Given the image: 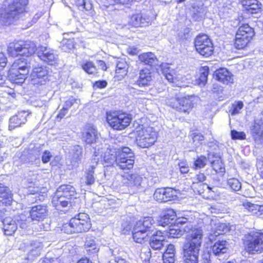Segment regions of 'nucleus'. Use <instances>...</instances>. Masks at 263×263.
<instances>
[{
  "mask_svg": "<svg viewBox=\"0 0 263 263\" xmlns=\"http://www.w3.org/2000/svg\"><path fill=\"white\" fill-rule=\"evenodd\" d=\"M152 80V76L151 70L147 68H144L140 70L138 80L134 82H131L130 84L139 87H145L149 86Z\"/></svg>",
  "mask_w": 263,
  "mask_h": 263,
  "instance_id": "4be33fe9",
  "label": "nucleus"
},
{
  "mask_svg": "<svg viewBox=\"0 0 263 263\" xmlns=\"http://www.w3.org/2000/svg\"><path fill=\"white\" fill-rule=\"evenodd\" d=\"M28 2V0H13L2 11L1 14L2 20L10 24L13 20H17L20 15L25 12Z\"/></svg>",
  "mask_w": 263,
  "mask_h": 263,
  "instance_id": "20e7f679",
  "label": "nucleus"
},
{
  "mask_svg": "<svg viewBox=\"0 0 263 263\" xmlns=\"http://www.w3.org/2000/svg\"><path fill=\"white\" fill-rule=\"evenodd\" d=\"M242 36L243 35L237 32L236 33L234 46L237 49H240L243 48L250 41L248 38Z\"/></svg>",
  "mask_w": 263,
  "mask_h": 263,
  "instance_id": "79ce46f5",
  "label": "nucleus"
},
{
  "mask_svg": "<svg viewBox=\"0 0 263 263\" xmlns=\"http://www.w3.org/2000/svg\"><path fill=\"white\" fill-rule=\"evenodd\" d=\"M208 160H209L208 158H207L204 156L201 155L198 157L194 162L195 168L197 170L204 167L206 165Z\"/></svg>",
  "mask_w": 263,
  "mask_h": 263,
  "instance_id": "603ef678",
  "label": "nucleus"
},
{
  "mask_svg": "<svg viewBox=\"0 0 263 263\" xmlns=\"http://www.w3.org/2000/svg\"><path fill=\"white\" fill-rule=\"evenodd\" d=\"M28 115L29 114L27 111H22L10 117L9 121V129L12 130L24 124L27 121V118Z\"/></svg>",
  "mask_w": 263,
  "mask_h": 263,
  "instance_id": "412c9836",
  "label": "nucleus"
},
{
  "mask_svg": "<svg viewBox=\"0 0 263 263\" xmlns=\"http://www.w3.org/2000/svg\"><path fill=\"white\" fill-rule=\"evenodd\" d=\"M60 196L64 195L66 198L71 200L76 198L77 194L75 188L70 184H63L60 185L57 190Z\"/></svg>",
  "mask_w": 263,
  "mask_h": 263,
  "instance_id": "f704fd0d",
  "label": "nucleus"
},
{
  "mask_svg": "<svg viewBox=\"0 0 263 263\" xmlns=\"http://www.w3.org/2000/svg\"><path fill=\"white\" fill-rule=\"evenodd\" d=\"M29 218H26L24 214L18 215L14 219L7 217L3 220V230L6 235L13 234L19 226L22 229H26L29 226Z\"/></svg>",
  "mask_w": 263,
  "mask_h": 263,
  "instance_id": "6e6552de",
  "label": "nucleus"
},
{
  "mask_svg": "<svg viewBox=\"0 0 263 263\" xmlns=\"http://www.w3.org/2000/svg\"><path fill=\"white\" fill-rule=\"evenodd\" d=\"M154 220L152 217H145L136 222L132 231L133 238L137 243L147 240L154 232Z\"/></svg>",
  "mask_w": 263,
  "mask_h": 263,
  "instance_id": "f03ea898",
  "label": "nucleus"
},
{
  "mask_svg": "<svg viewBox=\"0 0 263 263\" xmlns=\"http://www.w3.org/2000/svg\"><path fill=\"white\" fill-rule=\"evenodd\" d=\"M42 246L40 243H37L35 248H32L28 253L27 259L30 260H34L41 254Z\"/></svg>",
  "mask_w": 263,
  "mask_h": 263,
  "instance_id": "3c124183",
  "label": "nucleus"
},
{
  "mask_svg": "<svg viewBox=\"0 0 263 263\" xmlns=\"http://www.w3.org/2000/svg\"><path fill=\"white\" fill-rule=\"evenodd\" d=\"M99 133L96 127L91 124H86L82 132V139L88 144L97 142Z\"/></svg>",
  "mask_w": 263,
  "mask_h": 263,
  "instance_id": "a211bd4d",
  "label": "nucleus"
},
{
  "mask_svg": "<svg viewBox=\"0 0 263 263\" xmlns=\"http://www.w3.org/2000/svg\"><path fill=\"white\" fill-rule=\"evenodd\" d=\"M83 69L88 74H95L97 73L96 66L91 61H87L81 65Z\"/></svg>",
  "mask_w": 263,
  "mask_h": 263,
  "instance_id": "09e8293b",
  "label": "nucleus"
},
{
  "mask_svg": "<svg viewBox=\"0 0 263 263\" xmlns=\"http://www.w3.org/2000/svg\"><path fill=\"white\" fill-rule=\"evenodd\" d=\"M61 49L65 52H68L74 47L73 39L63 40Z\"/></svg>",
  "mask_w": 263,
  "mask_h": 263,
  "instance_id": "4d7b16f0",
  "label": "nucleus"
},
{
  "mask_svg": "<svg viewBox=\"0 0 263 263\" xmlns=\"http://www.w3.org/2000/svg\"><path fill=\"white\" fill-rule=\"evenodd\" d=\"M80 100L72 96L69 97L65 102L63 106L69 109L72 105L74 104H79Z\"/></svg>",
  "mask_w": 263,
  "mask_h": 263,
  "instance_id": "052dcab7",
  "label": "nucleus"
},
{
  "mask_svg": "<svg viewBox=\"0 0 263 263\" xmlns=\"http://www.w3.org/2000/svg\"><path fill=\"white\" fill-rule=\"evenodd\" d=\"M245 250L249 254L260 253L263 251V233L250 231L243 239Z\"/></svg>",
  "mask_w": 263,
  "mask_h": 263,
  "instance_id": "39448f33",
  "label": "nucleus"
},
{
  "mask_svg": "<svg viewBox=\"0 0 263 263\" xmlns=\"http://www.w3.org/2000/svg\"><path fill=\"white\" fill-rule=\"evenodd\" d=\"M191 137L193 143L196 147L199 146L204 139L203 136L199 133H193Z\"/></svg>",
  "mask_w": 263,
  "mask_h": 263,
  "instance_id": "13d9d810",
  "label": "nucleus"
},
{
  "mask_svg": "<svg viewBox=\"0 0 263 263\" xmlns=\"http://www.w3.org/2000/svg\"><path fill=\"white\" fill-rule=\"evenodd\" d=\"M152 18L147 14L144 12L136 13L131 15L129 24L135 27L148 26Z\"/></svg>",
  "mask_w": 263,
  "mask_h": 263,
  "instance_id": "aec40b11",
  "label": "nucleus"
},
{
  "mask_svg": "<svg viewBox=\"0 0 263 263\" xmlns=\"http://www.w3.org/2000/svg\"><path fill=\"white\" fill-rule=\"evenodd\" d=\"M85 248L86 252L91 255L96 254L99 250V248L93 239H88L86 241Z\"/></svg>",
  "mask_w": 263,
  "mask_h": 263,
  "instance_id": "a18cd8bd",
  "label": "nucleus"
},
{
  "mask_svg": "<svg viewBox=\"0 0 263 263\" xmlns=\"http://www.w3.org/2000/svg\"><path fill=\"white\" fill-rule=\"evenodd\" d=\"M206 11V7L204 6L202 3L196 2L193 4L191 9L192 17L195 21H200L204 17Z\"/></svg>",
  "mask_w": 263,
  "mask_h": 263,
  "instance_id": "bb28decb",
  "label": "nucleus"
},
{
  "mask_svg": "<svg viewBox=\"0 0 263 263\" xmlns=\"http://www.w3.org/2000/svg\"><path fill=\"white\" fill-rule=\"evenodd\" d=\"M192 219V218L186 217L176 218L175 211L172 209H168L163 211L159 220V224L164 227L166 226L172 227L174 224L182 226L186 223H191Z\"/></svg>",
  "mask_w": 263,
  "mask_h": 263,
  "instance_id": "9d476101",
  "label": "nucleus"
},
{
  "mask_svg": "<svg viewBox=\"0 0 263 263\" xmlns=\"http://www.w3.org/2000/svg\"><path fill=\"white\" fill-rule=\"evenodd\" d=\"M98 159L93 158L91 160L92 164L86 170L83 181L87 185H91L95 182V170L97 168Z\"/></svg>",
  "mask_w": 263,
  "mask_h": 263,
  "instance_id": "393cba45",
  "label": "nucleus"
},
{
  "mask_svg": "<svg viewBox=\"0 0 263 263\" xmlns=\"http://www.w3.org/2000/svg\"><path fill=\"white\" fill-rule=\"evenodd\" d=\"M206 177L203 173H199L193 178V184L203 183L206 180Z\"/></svg>",
  "mask_w": 263,
  "mask_h": 263,
  "instance_id": "69168bd1",
  "label": "nucleus"
},
{
  "mask_svg": "<svg viewBox=\"0 0 263 263\" xmlns=\"http://www.w3.org/2000/svg\"><path fill=\"white\" fill-rule=\"evenodd\" d=\"M91 224L88 214L80 213L72 218L68 223L62 226L61 230L67 234L82 233L88 231Z\"/></svg>",
  "mask_w": 263,
  "mask_h": 263,
  "instance_id": "7ed1b4c3",
  "label": "nucleus"
},
{
  "mask_svg": "<svg viewBox=\"0 0 263 263\" xmlns=\"http://www.w3.org/2000/svg\"><path fill=\"white\" fill-rule=\"evenodd\" d=\"M13 159L14 164L17 166H20L22 164H32L33 163L28 150L17 154L14 157Z\"/></svg>",
  "mask_w": 263,
  "mask_h": 263,
  "instance_id": "72a5a7b5",
  "label": "nucleus"
},
{
  "mask_svg": "<svg viewBox=\"0 0 263 263\" xmlns=\"http://www.w3.org/2000/svg\"><path fill=\"white\" fill-rule=\"evenodd\" d=\"M29 154L33 163H35L36 161H40V158L42 153V148L40 147H35L34 148L28 150Z\"/></svg>",
  "mask_w": 263,
  "mask_h": 263,
  "instance_id": "de8ad7c7",
  "label": "nucleus"
},
{
  "mask_svg": "<svg viewBox=\"0 0 263 263\" xmlns=\"http://www.w3.org/2000/svg\"><path fill=\"white\" fill-rule=\"evenodd\" d=\"M76 3L79 9L81 10L89 11L92 8L91 3L88 0H76Z\"/></svg>",
  "mask_w": 263,
  "mask_h": 263,
  "instance_id": "8fccbe9b",
  "label": "nucleus"
},
{
  "mask_svg": "<svg viewBox=\"0 0 263 263\" xmlns=\"http://www.w3.org/2000/svg\"><path fill=\"white\" fill-rule=\"evenodd\" d=\"M194 97L193 96H181L180 95L179 102L178 111L180 112H187L193 106V103L192 99Z\"/></svg>",
  "mask_w": 263,
  "mask_h": 263,
  "instance_id": "7c9ffc66",
  "label": "nucleus"
},
{
  "mask_svg": "<svg viewBox=\"0 0 263 263\" xmlns=\"http://www.w3.org/2000/svg\"><path fill=\"white\" fill-rule=\"evenodd\" d=\"M243 104L242 101L235 102L232 104L229 112L232 116H235L240 112V110L243 108Z\"/></svg>",
  "mask_w": 263,
  "mask_h": 263,
  "instance_id": "5fc2aeb1",
  "label": "nucleus"
},
{
  "mask_svg": "<svg viewBox=\"0 0 263 263\" xmlns=\"http://www.w3.org/2000/svg\"><path fill=\"white\" fill-rule=\"evenodd\" d=\"M42 161L43 163H46L49 162L52 157L51 153L48 151H45L42 153Z\"/></svg>",
  "mask_w": 263,
  "mask_h": 263,
  "instance_id": "774afa93",
  "label": "nucleus"
},
{
  "mask_svg": "<svg viewBox=\"0 0 263 263\" xmlns=\"http://www.w3.org/2000/svg\"><path fill=\"white\" fill-rule=\"evenodd\" d=\"M202 231L200 228L191 229L185 237L183 246L184 263H198V256L202 243Z\"/></svg>",
  "mask_w": 263,
  "mask_h": 263,
  "instance_id": "f257e3e1",
  "label": "nucleus"
},
{
  "mask_svg": "<svg viewBox=\"0 0 263 263\" xmlns=\"http://www.w3.org/2000/svg\"><path fill=\"white\" fill-rule=\"evenodd\" d=\"M128 68V65L124 59H118L116 62V73L123 78L127 73Z\"/></svg>",
  "mask_w": 263,
  "mask_h": 263,
  "instance_id": "58836bf2",
  "label": "nucleus"
},
{
  "mask_svg": "<svg viewBox=\"0 0 263 263\" xmlns=\"http://www.w3.org/2000/svg\"><path fill=\"white\" fill-rule=\"evenodd\" d=\"M154 197L160 202L175 200L177 198V192L171 187L159 188L156 190Z\"/></svg>",
  "mask_w": 263,
  "mask_h": 263,
  "instance_id": "dca6fc26",
  "label": "nucleus"
},
{
  "mask_svg": "<svg viewBox=\"0 0 263 263\" xmlns=\"http://www.w3.org/2000/svg\"><path fill=\"white\" fill-rule=\"evenodd\" d=\"M82 148L79 145H74L71 148L69 154L73 165L78 163L82 157Z\"/></svg>",
  "mask_w": 263,
  "mask_h": 263,
  "instance_id": "4c0bfd02",
  "label": "nucleus"
},
{
  "mask_svg": "<svg viewBox=\"0 0 263 263\" xmlns=\"http://www.w3.org/2000/svg\"><path fill=\"white\" fill-rule=\"evenodd\" d=\"M196 51L204 57L211 55L214 51V47L211 40L206 34L198 35L194 41Z\"/></svg>",
  "mask_w": 263,
  "mask_h": 263,
  "instance_id": "f8f14e48",
  "label": "nucleus"
},
{
  "mask_svg": "<svg viewBox=\"0 0 263 263\" xmlns=\"http://www.w3.org/2000/svg\"><path fill=\"white\" fill-rule=\"evenodd\" d=\"M179 225V224H174L172 227H169V235L170 237L179 238L182 236L185 231L189 230V229L182 230L181 229L180 226Z\"/></svg>",
  "mask_w": 263,
  "mask_h": 263,
  "instance_id": "37998d69",
  "label": "nucleus"
},
{
  "mask_svg": "<svg viewBox=\"0 0 263 263\" xmlns=\"http://www.w3.org/2000/svg\"><path fill=\"white\" fill-rule=\"evenodd\" d=\"M237 32L243 35L242 36L246 37L249 40H251L255 34L253 28L251 27L248 24L241 25L239 27Z\"/></svg>",
  "mask_w": 263,
  "mask_h": 263,
  "instance_id": "ea45409f",
  "label": "nucleus"
},
{
  "mask_svg": "<svg viewBox=\"0 0 263 263\" xmlns=\"http://www.w3.org/2000/svg\"><path fill=\"white\" fill-rule=\"evenodd\" d=\"M214 256L212 251L205 250L202 254V260L203 263H212Z\"/></svg>",
  "mask_w": 263,
  "mask_h": 263,
  "instance_id": "bf43d9fd",
  "label": "nucleus"
},
{
  "mask_svg": "<svg viewBox=\"0 0 263 263\" xmlns=\"http://www.w3.org/2000/svg\"><path fill=\"white\" fill-rule=\"evenodd\" d=\"M49 68L37 66L33 68L30 74L31 83L34 85H44L49 81Z\"/></svg>",
  "mask_w": 263,
  "mask_h": 263,
  "instance_id": "ddd939ff",
  "label": "nucleus"
},
{
  "mask_svg": "<svg viewBox=\"0 0 263 263\" xmlns=\"http://www.w3.org/2000/svg\"><path fill=\"white\" fill-rule=\"evenodd\" d=\"M179 96L180 95H178L176 96L175 97H172L168 99L166 103L172 108H175L176 110H178L179 104L177 103L179 102Z\"/></svg>",
  "mask_w": 263,
  "mask_h": 263,
  "instance_id": "0e129e2a",
  "label": "nucleus"
},
{
  "mask_svg": "<svg viewBox=\"0 0 263 263\" xmlns=\"http://www.w3.org/2000/svg\"><path fill=\"white\" fill-rule=\"evenodd\" d=\"M228 245L229 243L226 240H219L215 242L211 249L214 255L220 256L227 252Z\"/></svg>",
  "mask_w": 263,
  "mask_h": 263,
  "instance_id": "c756f323",
  "label": "nucleus"
},
{
  "mask_svg": "<svg viewBox=\"0 0 263 263\" xmlns=\"http://www.w3.org/2000/svg\"><path fill=\"white\" fill-rule=\"evenodd\" d=\"M52 203L57 210H61V208L67 207L70 204V200L63 195L60 196L57 191L52 198Z\"/></svg>",
  "mask_w": 263,
  "mask_h": 263,
  "instance_id": "c85d7f7f",
  "label": "nucleus"
},
{
  "mask_svg": "<svg viewBox=\"0 0 263 263\" xmlns=\"http://www.w3.org/2000/svg\"><path fill=\"white\" fill-rule=\"evenodd\" d=\"M47 212V206L44 204H39L32 206L30 210V216L27 217L30 219L29 223L33 220L38 221L43 220L46 218Z\"/></svg>",
  "mask_w": 263,
  "mask_h": 263,
  "instance_id": "6ab92c4d",
  "label": "nucleus"
},
{
  "mask_svg": "<svg viewBox=\"0 0 263 263\" xmlns=\"http://www.w3.org/2000/svg\"><path fill=\"white\" fill-rule=\"evenodd\" d=\"M209 69L208 67H202L200 69V76L196 79V83L199 85L204 86L208 80Z\"/></svg>",
  "mask_w": 263,
  "mask_h": 263,
  "instance_id": "c03bdc74",
  "label": "nucleus"
},
{
  "mask_svg": "<svg viewBox=\"0 0 263 263\" xmlns=\"http://www.w3.org/2000/svg\"><path fill=\"white\" fill-rule=\"evenodd\" d=\"M140 256L144 260L149 259L151 256L150 249L147 248H143L140 253Z\"/></svg>",
  "mask_w": 263,
  "mask_h": 263,
  "instance_id": "338daca9",
  "label": "nucleus"
},
{
  "mask_svg": "<svg viewBox=\"0 0 263 263\" xmlns=\"http://www.w3.org/2000/svg\"><path fill=\"white\" fill-rule=\"evenodd\" d=\"M163 73L169 82L176 83L177 78L174 76L175 73L173 70H171L167 65L162 66Z\"/></svg>",
  "mask_w": 263,
  "mask_h": 263,
  "instance_id": "49530a36",
  "label": "nucleus"
},
{
  "mask_svg": "<svg viewBox=\"0 0 263 263\" xmlns=\"http://www.w3.org/2000/svg\"><path fill=\"white\" fill-rule=\"evenodd\" d=\"M37 55L41 60L50 65H53L58 58V55L53 49L44 46L39 47Z\"/></svg>",
  "mask_w": 263,
  "mask_h": 263,
  "instance_id": "f3484780",
  "label": "nucleus"
},
{
  "mask_svg": "<svg viewBox=\"0 0 263 263\" xmlns=\"http://www.w3.org/2000/svg\"><path fill=\"white\" fill-rule=\"evenodd\" d=\"M161 231H154L150 236L149 245L155 250H161L164 246L165 236Z\"/></svg>",
  "mask_w": 263,
  "mask_h": 263,
  "instance_id": "5701e85b",
  "label": "nucleus"
},
{
  "mask_svg": "<svg viewBox=\"0 0 263 263\" xmlns=\"http://www.w3.org/2000/svg\"><path fill=\"white\" fill-rule=\"evenodd\" d=\"M261 4L256 0V3L250 7H246V10L250 13L256 14L260 11Z\"/></svg>",
  "mask_w": 263,
  "mask_h": 263,
  "instance_id": "e2e57ef3",
  "label": "nucleus"
},
{
  "mask_svg": "<svg viewBox=\"0 0 263 263\" xmlns=\"http://www.w3.org/2000/svg\"><path fill=\"white\" fill-rule=\"evenodd\" d=\"M228 184L231 189L235 192L239 191L241 188L240 182L236 178H230L228 180Z\"/></svg>",
  "mask_w": 263,
  "mask_h": 263,
  "instance_id": "6e6d98bb",
  "label": "nucleus"
},
{
  "mask_svg": "<svg viewBox=\"0 0 263 263\" xmlns=\"http://www.w3.org/2000/svg\"><path fill=\"white\" fill-rule=\"evenodd\" d=\"M244 205L246 209L253 215L259 216L263 214V205L248 202Z\"/></svg>",
  "mask_w": 263,
  "mask_h": 263,
  "instance_id": "a19ab883",
  "label": "nucleus"
},
{
  "mask_svg": "<svg viewBox=\"0 0 263 263\" xmlns=\"http://www.w3.org/2000/svg\"><path fill=\"white\" fill-rule=\"evenodd\" d=\"M95 157L96 158H99L98 156L99 155L101 157H103V159L106 166L109 165H112L114 164L117 163L118 151H116L115 149H109L108 147L106 148L105 151H104V148L100 147L99 145L95 146Z\"/></svg>",
  "mask_w": 263,
  "mask_h": 263,
  "instance_id": "4468645a",
  "label": "nucleus"
},
{
  "mask_svg": "<svg viewBox=\"0 0 263 263\" xmlns=\"http://www.w3.org/2000/svg\"><path fill=\"white\" fill-rule=\"evenodd\" d=\"M231 138L233 140H244L246 139V135L243 132H238L235 129L231 130Z\"/></svg>",
  "mask_w": 263,
  "mask_h": 263,
  "instance_id": "680f3d73",
  "label": "nucleus"
},
{
  "mask_svg": "<svg viewBox=\"0 0 263 263\" xmlns=\"http://www.w3.org/2000/svg\"><path fill=\"white\" fill-rule=\"evenodd\" d=\"M229 230L228 226L224 223H218L215 228V231L214 233L215 236H218L226 233Z\"/></svg>",
  "mask_w": 263,
  "mask_h": 263,
  "instance_id": "864d4df0",
  "label": "nucleus"
},
{
  "mask_svg": "<svg viewBox=\"0 0 263 263\" xmlns=\"http://www.w3.org/2000/svg\"><path fill=\"white\" fill-rule=\"evenodd\" d=\"M135 155L128 147H124L118 150L117 166L121 170H128L133 167Z\"/></svg>",
  "mask_w": 263,
  "mask_h": 263,
  "instance_id": "9b49d317",
  "label": "nucleus"
},
{
  "mask_svg": "<svg viewBox=\"0 0 263 263\" xmlns=\"http://www.w3.org/2000/svg\"><path fill=\"white\" fill-rule=\"evenodd\" d=\"M214 77L216 80L224 84L228 85L233 82V75L226 68L216 70Z\"/></svg>",
  "mask_w": 263,
  "mask_h": 263,
  "instance_id": "b1692460",
  "label": "nucleus"
},
{
  "mask_svg": "<svg viewBox=\"0 0 263 263\" xmlns=\"http://www.w3.org/2000/svg\"><path fill=\"white\" fill-rule=\"evenodd\" d=\"M28 73L22 72L21 70L10 68L8 73V78L12 83L17 84H22Z\"/></svg>",
  "mask_w": 263,
  "mask_h": 263,
  "instance_id": "cd10ccee",
  "label": "nucleus"
},
{
  "mask_svg": "<svg viewBox=\"0 0 263 263\" xmlns=\"http://www.w3.org/2000/svg\"><path fill=\"white\" fill-rule=\"evenodd\" d=\"M130 116L120 111L107 112L106 120L109 126L115 130H121L126 128L131 122Z\"/></svg>",
  "mask_w": 263,
  "mask_h": 263,
  "instance_id": "1a4fd4ad",
  "label": "nucleus"
},
{
  "mask_svg": "<svg viewBox=\"0 0 263 263\" xmlns=\"http://www.w3.org/2000/svg\"><path fill=\"white\" fill-rule=\"evenodd\" d=\"M208 160L211 162V166L217 173L223 175L225 173L224 164L222 163L220 158L214 153L208 154Z\"/></svg>",
  "mask_w": 263,
  "mask_h": 263,
  "instance_id": "a878e982",
  "label": "nucleus"
},
{
  "mask_svg": "<svg viewBox=\"0 0 263 263\" xmlns=\"http://www.w3.org/2000/svg\"><path fill=\"white\" fill-rule=\"evenodd\" d=\"M136 143L142 148L148 147L153 145L156 141L157 133L150 126H139L136 130Z\"/></svg>",
  "mask_w": 263,
  "mask_h": 263,
  "instance_id": "0eeeda50",
  "label": "nucleus"
},
{
  "mask_svg": "<svg viewBox=\"0 0 263 263\" xmlns=\"http://www.w3.org/2000/svg\"><path fill=\"white\" fill-rule=\"evenodd\" d=\"M139 59L146 65L154 66L158 64L156 55L152 52L144 53L139 56Z\"/></svg>",
  "mask_w": 263,
  "mask_h": 263,
  "instance_id": "e433bc0d",
  "label": "nucleus"
},
{
  "mask_svg": "<svg viewBox=\"0 0 263 263\" xmlns=\"http://www.w3.org/2000/svg\"><path fill=\"white\" fill-rule=\"evenodd\" d=\"M7 50L8 54L12 57L20 55L29 57L35 53L36 46L32 41H20L10 43Z\"/></svg>",
  "mask_w": 263,
  "mask_h": 263,
  "instance_id": "423d86ee",
  "label": "nucleus"
},
{
  "mask_svg": "<svg viewBox=\"0 0 263 263\" xmlns=\"http://www.w3.org/2000/svg\"><path fill=\"white\" fill-rule=\"evenodd\" d=\"M127 186L134 193L145 190L149 185L148 179L137 174H131L127 178Z\"/></svg>",
  "mask_w": 263,
  "mask_h": 263,
  "instance_id": "2eb2a0df",
  "label": "nucleus"
},
{
  "mask_svg": "<svg viewBox=\"0 0 263 263\" xmlns=\"http://www.w3.org/2000/svg\"><path fill=\"white\" fill-rule=\"evenodd\" d=\"M11 67L21 70L22 72L28 73L30 66V63L27 62V60L26 59L22 58L15 60Z\"/></svg>",
  "mask_w": 263,
  "mask_h": 263,
  "instance_id": "c9c22d12",
  "label": "nucleus"
},
{
  "mask_svg": "<svg viewBox=\"0 0 263 263\" xmlns=\"http://www.w3.org/2000/svg\"><path fill=\"white\" fill-rule=\"evenodd\" d=\"M12 201V195L9 193L8 187L0 183V206L9 205Z\"/></svg>",
  "mask_w": 263,
  "mask_h": 263,
  "instance_id": "2f4dec72",
  "label": "nucleus"
},
{
  "mask_svg": "<svg viewBox=\"0 0 263 263\" xmlns=\"http://www.w3.org/2000/svg\"><path fill=\"white\" fill-rule=\"evenodd\" d=\"M28 183L30 184L28 185V194L29 195H38L37 200H43L46 195L47 189L45 187H41L37 186H35V183L31 181H28ZM37 200V199H36Z\"/></svg>",
  "mask_w": 263,
  "mask_h": 263,
  "instance_id": "473e14b6",
  "label": "nucleus"
}]
</instances>
